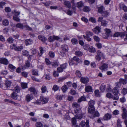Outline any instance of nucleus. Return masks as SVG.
<instances>
[{
    "instance_id": "obj_33",
    "label": "nucleus",
    "mask_w": 127,
    "mask_h": 127,
    "mask_svg": "<svg viewBox=\"0 0 127 127\" xmlns=\"http://www.w3.org/2000/svg\"><path fill=\"white\" fill-rule=\"evenodd\" d=\"M105 32L106 33L107 36L108 37L109 36L110 33L111 32V30L107 28H106L105 29Z\"/></svg>"
},
{
    "instance_id": "obj_21",
    "label": "nucleus",
    "mask_w": 127,
    "mask_h": 127,
    "mask_svg": "<svg viewBox=\"0 0 127 127\" xmlns=\"http://www.w3.org/2000/svg\"><path fill=\"white\" fill-rule=\"evenodd\" d=\"M61 48L64 52H67L68 50V46L65 44L62 45Z\"/></svg>"
},
{
    "instance_id": "obj_23",
    "label": "nucleus",
    "mask_w": 127,
    "mask_h": 127,
    "mask_svg": "<svg viewBox=\"0 0 127 127\" xmlns=\"http://www.w3.org/2000/svg\"><path fill=\"white\" fill-rule=\"evenodd\" d=\"M99 89L101 92H104L106 89V85L104 83H102L100 86Z\"/></svg>"
},
{
    "instance_id": "obj_52",
    "label": "nucleus",
    "mask_w": 127,
    "mask_h": 127,
    "mask_svg": "<svg viewBox=\"0 0 127 127\" xmlns=\"http://www.w3.org/2000/svg\"><path fill=\"white\" fill-rule=\"evenodd\" d=\"M39 49L40 53H39L38 55L39 56H41L44 53V50L43 49V48L41 47H40Z\"/></svg>"
},
{
    "instance_id": "obj_36",
    "label": "nucleus",
    "mask_w": 127,
    "mask_h": 127,
    "mask_svg": "<svg viewBox=\"0 0 127 127\" xmlns=\"http://www.w3.org/2000/svg\"><path fill=\"white\" fill-rule=\"evenodd\" d=\"M6 41L7 43L11 44L13 43L14 39L12 37H10L7 39Z\"/></svg>"
},
{
    "instance_id": "obj_32",
    "label": "nucleus",
    "mask_w": 127,
    "mask_h": 127,
    "mask_svg": "<svg viewBox=\"0 0 127 127\" xmlns=\"http://www.w3.org/2000/svg\"><path fill=\"white\" fill-rule=\"evenodd\" d=\"M95 101L93 100H91L88 102V105L89 106H94Z\"/></svg>"
},
{
    "instance_id": "obj_13",
    "label": "nucleus",
    "mask_w": 127,
    "mask_h": 127,
    "mask_svg": "<svg viewBox=\"0 0 127 127\" xmlns=\"http://www.w3.org/2000/svg\"><path fill=\"white\" fill-rule=\"evenodd\" d=\"M89 78L87 77H82L80 80V82L86 84L89 82Z\"/></svg>"
},
{
    "instance_id": "obj_5",
    "label": "nucleus",
    "mask_w": 127,
    "mask_h": 127,
    "mask_svg": "<svg viewBox=\"0 0 127 127\" xmlns=\"http://www.w3.org/2000/svg\"><path fill=\"white\" fill-rule=\"evenodd\" d=\"M60 39V37L55 35L50 36L47 39L48 41L50 42H53L55 40H58Z\"/></svg>"
},
{
    "instance_id": "obj_8",
    "label": "nucleus",
    "mask_w": 127,
    "mask_h": 127,
    "mask_svg": "<svg viewBox=\"0 0 127 127\" xmlns=\"http://www.w3.org/2000/svg\"><path fill=\"white\" fill-rule=\"evenodd\" d=\"M125 36V34L123 32H115L113 35L114 37H118L119 36L121 37H124Z\"/></svg>"
},
{
    "instance_id": "obj_43",
    "label": "nucleus",
    "mask_w": 127,
    "mask_h": 127,
    "mask_svg": "<svg viewBox=\"0 0 127 127\" xmlns=\"http://www.w3.org/2000/svg\"><path fill=\"white\" fill-rule=\"evenodd\" d=\"M22 54L25 56L27 57L29 55V53L28 51L26 50H24L22 51Z\"/></svg>"
},
{
    "instance_id": "obj_14",
    "label": "nucleus",
    "mask_w": 127,
    "mask_h": 127,
    "mask_svg": "<svg viewBox=\"0 0 127 127\" xmlns=\"http://www.w3.org/2000/svg\"><path fill=\"white\" fill-rule=\"evenodd\" d=\"M33 98V97L32 94H27L25 96V100L28 102L30 101Z\"/></svg>"
},
{
    "instance_id": "obj_63",
    "label": "nucleus",
    "mask_w": 127,
    "mask_h": 127,
    "mask_svg": "<svg viewBox=\"0 0 127 127\" xmlns=\"http://www.w3.org/2000/svg\"><path fill=\"white\" fill-rule=\"evenodd\" d=\"M64 70L60 66V67H58L57 69V70L59 73L63 72Z\"/></svg>"
},
{
    "instance_id": "obj_11",
    "label": "nucleus",
    "mask_w": 127,
    "mask_h": 127,
    "mask_svg": "<svg viewBox=\"0 0 127 127\" xmlns=\"http://www.w3.org/2000/svg\"><path fill=\"white\" fill-rule=\"evenodd\" d=\"M0 63L4 65H7L9 64V62L7 59L4 58H1L0 59Z\"/></svg>"
},
{
    "instance_id": "obj_53",
    "label": "nucleus",
    "mask_w": 127,
    "mask_h": 127,
    "mask_svg": "<svg viewBox=\"0 0 127 127\" xmlns=\"http://www.w3.org/2000/svg\"><path fill=\"white\" fill-rule=\"evenodd\" d=\"M41 90L42 91V93H45L47 90L46 87L44 85L42 86Z\"/></svg>"
},
{
    "instance_id": "obj_46",
    "label": "nucleus",
    "mask_w": 127,
    "mask_h": 127,
    "mask_svg": "<svg viewBox=\"0 0 127 127\" xmlns=\"http://www.w3.org/2000/svg\"><path fill=\"white\" fill-rule=\"evenodd\" d=\"M25 66L26 68H29L31 66V63L29 60H27L26 61Z\"/></svg>"
},
{
    "instance_id": "obj_19",
    "label": "nucleus",
    "mask_w": 127,
    "mask_h": 127,
    "mask_svg": "<svg viewBox=\"0 0 127 127\" xmlns=\"http://www.w3.org/2000/svg\"><path fill=\"white\" fill-rule=\"evenodd\" d=\"M33 42L32 40L31 39H26L25 41V43L26 46L32 44Z\"/></svg>"
},
{
    "instance_id": "obj_9",
    "label": "nucleus",
    "mask_w": 127,
    "mask_h": 127,
    "mask_svg": "<svg viewBox=\"0 0 127 127\" xmlns=\"http://www.w3.org/2000/svg\"><path fill=\"white\" fill-rule=\"evenodd\" d=\"M96 8L97 9V12L101 14L103 11L104 8L102 5L100 4L96 6Z\"/></svg>"
},
{
    "instance_id": "obj_57",
    "label": "nucleus",
    "mask_w": 127,
    "mask_h": 127,
    "mask_svg": "<svg viewBox=\"0 0 127 127\" xmlns=\"http://www.w3.org/2000/svg\"><path fill=\"white\" fill-rule=\"evenodd\" d=\"M13 19L14 20L17 22H19L20 20V19L18 16H13Z\"/></svg>"
},
{
    "instance_id": "obj_16",
    "label": "nucleus",
    "mask_w": 127,
    "mask_h": 127,
    "mask_svg": "<svg viewBox=\"0 0 127 127\" xmlns=\"http://www.w3.org/2000/svg\"><path fill=\"white\" fill-rule=\"evenodd\" d=\"M95 106H88V111L89 113L90 114L93 113L95 112Z\"/></svg>"
},
{
    "instance_id": "obj_25",
    "label": "nucleus",
    "mask_w": 127,
    "mask_h": 127,
    "mask_svg": "<svg viewBox=\"0 0 127 127\" xmlns=\"http://www.w3.org/2000/svg\"><path fill=\"white\" fill-rule=\"evenodd\" d=\"M5 101L11 103L12 104H14L16 106H18L19 105V104L18 103H16L15 102L11 100L8 99H5Z\"/></svg>"
},
{
    "instance_id": "obj_2",
    "label": "nucleus",
    "mask_w": 127,
    "mask_h": 127,
    "mask_svg": "<svg viewBox=\"0 0 127 127\" xmlns=\"http://www.w3.org/2000/svg\"><path fill=\"white\" fill-rule=\"evenodd\" d=\"M5 83H2L0 84V87L2 89L5 90L8 89L11 86L12 82L11 81L6 80L5 81Z\"/></svg>"
},
{
    "instance_id": "obj_60",
    "label": "nucleus",
    "mask_w": 127,
    "mask_h": 127,
    "mask_svg": "<svg viewBox=\"0 0 127 127\" xmlns=\"http://www.w3.org/2000/svg\"><path fill=\"white\" fill-rule=\"evenodd\" d=\"M17 45L13 43L11 44L10 45V48L11 49H14L15 51V49H16Z\"/></svg>"
},
{
    "instance_id": "obj_7",
    "label": "nucleus",
    "mask_w": 127,
    "mask_h": 127,
    "mask_svg": "<svg viewBox=\"0 0 127 127\" xmlns=\"http://www.w3.org/2000/svg\"><path fill=\"white\" fill-rule=\"evenodd\" d=\"M11 96L12 98L15 100H21L20 96L18 95L15 92H13L11 94Z\"/></svg>"
},
{
    "instance_id": "obj_58",
    "label": "nucleus",
    "mask_w": 127,
    "mask_h": 127,
    "mask_svg": "<svg viewBox=\"0 0 127 127\" xmlns=\"http://www.w3.org/2000/svg\"><path fill=\"white\" fill-rule=\"evenodd\" d=\"M106 91L107 92H111L112 91V89L111 88V85L109 84H107V88L106 89Z\"/></svg>"
},
{
    "instance_id": "obj_50",
    "label": "nucleus",
    "mask_w": 127,
    "mask_h": 127,
    "mask_svg": "<svg viewBox=\"0 0 127 127\" xmlns=\"http://www.w3.org/2000/svg\"><path fill=\"white\" fill-rule=\"evenodd\" d=\"M61 89L63 93H64L67 91L68 88L66 85H64L62 87Z\"/></svg>"
},
{
    "instance_id": "obj_24",
    "label": "nucleus",
    "mask_w": 127,
    "mask_h": 127,
    "mask_svg": "<svg viewBox=\"0 0 127 127\" xmlns=\"http://www.w3.org/2000/svg\"><path fill=\"white\" fill-rule=\"evenodd\" d=\"M108 66L107 64L104 63L101 66L99 67V68L102 70H104L108 68Z\"/></svg>"
},
{
    "instance_id": "obj_37",
    "label": "nucleus",
    "mask_w": 127,
    "mask_h": 127,
    "mask_svg": "<svg viewBox=\"0 0 127 127\" xmlns=\"http://www.w3.org/2000/svg\"><path fill=\"white\" fill-rule=\"evenodd\" d=\"M8 67L12 71H13L16 68V67L15 66L11 64H9L8 65Z\"/></svg>"
},
{
    "instance_id": "obj_30",
    "label": "nucleus",
    "mask_w": 127,
    "mask_h": 127,
    "mask_svg": "<svg viewBox=\"0 0 127 127\" xmlns=\"http://www.w3.org/2000/svg\"><path fill=\"white\" fill-rule=\"evenodd\" d=\"M121 83L122 84L125 85L127 83V81L126 80L122 78H120L119 80V82Z\"/></svg>"
},
{
    "instance_id": "obj_3",
    "label": "nucleus",
    "mask_w": 127,
    "mask_h": 127,
    "mask_svg": "<svg viewBox=\"0 0 127 127\" xmlns=\"http://www.w3.org/2000/svg\"><path fill=\"white\" fill-rule=\"evenodd\" d=\"M112 91L113 94L116 96V97H113V99L114 100H118L120 95L119 89L117 87H115L113 89Z\"/></svg>"
},
{
    "instance_id": "obj_27",
    "label": "nucleus",
    "mask_w": 127,
    "mask_h": 127,
    "mask_svg": "<svg viewBox=\"0 0 127 127\" xmlns=\"http://www.w3.org/2000/svg\"><path fill=\"white\" fill-rule=\"evenodd\" d=\"M86 101V99L85 96L84 95H83L78 100V102L80 103L82 101Z\"/></svg>"
},
{
    "instance_id": "obj_61",
    "label": "nucleus",
    "mask_w": 127,
    "mask_h": 127,
    "mask_svg": "<svg viewBox=\"0 0 127 127\" xmlns=\"http://www.w3.org/2000/svg\"><path fill=\"white\" fill-rule=\"evenodd\" d=\"M122 117L123 119H126L127 118V113L123 112Z\"/></svg>"
},
{
    "instance_id": "obj_34",
    "label": "nucleus",
    "mask_w": 127,
    "mask_h": 127,
    "mask_svg": "<svg viewBox=\"0 0 127 127\" xmlns=\"http://www.w3.org/2000/svg\"><path fill=\"white\" fill-rule=\"evenodd\" d=\"M101 14L104 17H106L109 16V13L107 11H103Z\"/></svg>"
},
{
    "instance_id": "obj_64",
    "label": "nucleus",
    "mask_w": 127,
    "mask_h": 127,
    "mask_svg": "<svg viewBox=\"0 0 127 127\" xmlns=\"http://www.w3.org/2000/svg\"><path fill=\"white\" fill-rule=\"evenodd\" d=\"M107 23V22L105 20H103L101 22V25L103 27H105Z\"/></svg>"
},
{
    "instance_id": "obj_17",
    "label": "nucleus",
    "mask_w": 127,
    "mask_h": 127,
    "mask_svg": "<svg viewBox=\"0 0 127 127\" xmlns=\"http://www.w3.org/2000/svg\"><path fill=\"white\" fill-rule=\"evenodd\" d=\"M101 28L99 26H96L95 28L92 29L94 33L98 34L99 33L101 32Z\"/></svg>"
},
{
    "instance_id": "obj_42",
    "label": "nucleus",
    "mask_w": 127,
    "mask_h": 127,
    "mask_svg": "<svg viewBox=\"0 0 127 127\" xmlns=\"http://www.w3.org/2000/svg\"><path fill=\"white\" fill-rule=\"evenodd\" d=\"M75 54L77 56L81 57L83 55V53L80 51H76L75 52Z\"/></svg>"
},
{
    "instance_id": "obj_59",
    "label": "nucleus",
    "mask_w": 127,
    "mask_h": 127,
    "mask_svg": "<svg viewBox=\"0 0 127 127\" xmlns=\"http://www.w3.org/2000/svg\"><path fill=\"white\" fill-rule=\"evenodd\" d=\"M121 93L124 95H126L127 93V89L123 88L122 90Z\"/></svg>"
},
{
    "instance_id": "obj_44",
    "label": "nucleus",
    "mask_w": 127,
    "mask_h": 127,
    "mask_svg": "<svg viewBox=\"0 0 127 127\" xmlns=\"http://www.w3.org/2000/svg\"><path fill=\"white\" fill-rule=\"evenodd\" d=\"M9 23L7 19H4L2 21L3 25L5 26H7Z\"/></svg>"
},
{
    "instance_id": "obj_55",
    "label": "nucleus",
    "mask_w": 127,
    "mask_h": 127,
    "mask_svg": "<svg viewBox=\"0 0 127 127\" xmlns=\"http://www.w3.org/2000/svg\"><path fill=\"white\" fill-rule=\"evenodd\" d=\"M83 5V3L82 1H80L77 2V6L78 8L82 7Z\"/></svg>"
},
{
    "instance_id": "obj_41",
    "label": "nucleus",
    "mask_w": 127,
    "mask_h": 127,
    "mask_svg": "<svg viewBox=\"0 0 127 127\" xmlns=\"http://www.w3.org/2000/svg\"><path fill=\"white\" fill-rule=\"evenodd\" d=\"M14 90L15 92L18 93H20L21 90L20 88L17 85L15 87Z\"/></svg>"
},
{
    "instance_id": "obj_20",
    "label": "nucleus",
    "mask_w": 127,
    "mask_h": 127,
    "mask_svg": "<svg viewBox=\"0 0 127 127\" xmlns=\"http://www.w3.org/2000/svg\"><path fill=\"white\" fill-rule=\"evenodd\" d=\"M93 90L92 87L88 85L86 86L85 88V91L87 93L91 92Z\"/></svg>"
},
{
    "instance_id": "obj_6",
    "label": "nucleus",
    "mask_w": 127,
    "mask_h": 127,
    "mask_svg": "<svg viewBox=\"0 0 127 127\" xmlns=\"http://www.w3.org/2000/svg\"><path fill=\"white\" fill-rule=\"evenodd\" d=\"M97 55H96L95 58L98 62H99L101 59V57H103L104 56V54L100 50L97 51Z\"/></svg>"
},
{
    "instance_id": "obj_62",
    "label": "nucleus",
    "mask_w": 127,
    "mask_h": 127,
    "mask_svg": "<svg viewBox=\"0 0 127 127\" xmlns=\"http://www.w3.org/2000/svg\"><path fill=\"white\" fill-rule=\"evenodd\" d=\"M72 123L73 126H75L76 124V118L74 117L72 119Z\"/></svg>"
},
{
    "instance_id": "obj_56",
    "label": "nucleus",
    "mask_w": 127,
    "mask_h": 127,
    "mask_svg": "<svg viewBox=\"0 0 127 127\" xmlns=\"http://www.w3.org/2000/svg\"><path fill=\"white\" fill-rule=\"evenodd\" d=\"M83 36L84 39L88 41H90L91 40V38L90 37V36H88L87 35L86 36L83 35Z\"/></svg>"
},
{
    "instance_id": "obj_51",
    "label": "nucleus",
    "mask_w": 127,
    "mask_h": 127,
    "mask_svg": "<svg viewBox=\"0 0 127 127\" xmlns=\"http://www.w3.org/2000/svg\"><path fill=\"white\" fill-rule=\"evenodd\" d=\"M27 83H22L21 84V87L23 89H25L27 88Z\"/></svg>"
},
{
    "instance_id": "obj_45",
    "label": "nucleus",
    "mask_w": 127,
    "mask_h": 127,
    "mask_svg": "<svg viewBox=\"0 0 127 127\" xmlns=\"http://www.w3.org/2000/svg\"><path fill=\"white\" fill-rule=\"evenodd\" d=\"M91 53H94L96 52L95 49L93 47L91 46L90 47L88 50Z\"/></svg>"
},
{
    "instance_id": "obj_18",
    "label": "nucleus",
    "mask_w": 127,
    "mask_h": 127,
    "mask_svg": "<svg viewBox=\"0 0 127 127\" xmlns=\"http://www.w3.org/2000/svg\"><path fill=\"white\" fill-rule=\"evenodd\" d=\"M112 117L111 115L109 113L106 114L104 116L103 119L105 121H107L110 120Z\"/></svg>"
},
{
    "instance_id": "obj_1",
    "label": "nucleus",
    "mask_w": 127,
    "mask_h": 127,
    "mask_svg": "<svg viewBox=\"0 0 127 127\" xmlns=\"http://www.w3.org/2000/svg\"><path fill=\"white\" fill-rule=\"evenodd\" d=\"M69 65L70 66L77 65L78 64H81L83 63L82 60L76 56H74L72 58L69 59L68 61Z\"/></svg>"
},
{
    "instance_id": "obj_38",
    "label": "nucleus",
    "mask_w": 127,
    "mask_h": 127,
    "mask_svg": "<svg viewBox=\"0 0 127 127\" xmlns=\"http://www.w3.org/2000/svg\"><path fill=\"white\" fill-rule=\"evenodd\" d=\"M59 86L55 84L53 86L52 90L54 92H56L59 90Z\"/></svg>"
},
{
    "instance_id": "obj_22",
    "label": "nucleus",
    "mask_w": 127,
    "mask_h": 127,
    "mask_svg": "<svg viewBox=\"0 0 127 127\" xmlns=\"http://www.w3.org/2000/svg\"><path fill=\"white\" fill-rule=\"evenodd\" d=\"M38 38L40 40L43 42H46L47 40V38L45 36L42 35H38Z\"/></svg>"
},
{
    "instance_id": "obj_54",
    "label": "nucleus",
    "mask_w": 127,
    "mask_h": 127,
    "mask_svg": "<svg viewBox=\"0 0 127 127\" xmlns=\"http://www.w3.org/2000/svg\"><path fill=\"white\" fill-rule=\"evenodd\" d=\"M68 65L67 63H65L63 64H61L60 66L64 70L67 68Z\"/></svg>"
},
{
    "instance_id": "obj_47",
    "label": "nucleus",
    "mask_w": 127,
    "mask_h": 127,
    "mask_svg": "<svg viewBox=\"0 0 127 127\" xmlns=\"http://www.w3.org/2000/svg\"><path fill=\"white\" fill-rule=\"evenodd\" d=\"M91 9L90 7L88 6H85L84 7L83 11L84 12H87L90 11Z\"/></svg>"
},
{
    "instance_id": "obj_28",
    "label": "nucleus",
    "mask_w": 127,
    "mask_h": 127,
    "mask_svg": "<svg viewBox=\"0 0 127 127\" xmlns=\"http://www.w3.org/2000/svg\"><path fill=\"white\" fill-rule=\"evenodd\" d=\"M59 62L57 60H56L54 62H52L51 65L53 67H56L59 65Z\"/></svg>"
},
{
    "instance_id": "obj_31",
    "label": "nucleus",
    "mask_w": 127,
    "mask_h": 127,
    "mask_svg": "<svg viewBox=\"0 0 127 127\" xmlns=\"http://www.w3.org/2000/svg\"><path fill=\"white\" fill-rule=\"evenodd\" d=\"M64 4L69 9L71 7V4L69 1H65L64 2Z\"/></svg>"
},
{
    "instance_id": "obj_35",
    "label": "nucleus",
    "mask_w": 127,
    "mask_h": 127,
    "mask_svg": "<svg viewBox=\"0 0 127 127\" xmlns=\"http://www.w3.org/2000/svg\"><path fill=\"white\" fill-rule=\"evenodd\" d=\"M24 47L22 45H20L17 47L16 49H15V51H20L22 50L23 49Z\"/></svg>"
},
{
    "instance_id": "obj_29",
    "label": "nucleus",
    "mask_w": 127,
    "mask_h": 127,
    "mask_svg": "<svg viewBox=\"0 0 127 127\" xmlns=\"http://www.w3.org/2000/svg\"><path fill=\"white\" fill-rule=\"evenodd\" d=\"M75 74L77 77L78 78H81L82 77V74L80 70H76V71Z\"/></svg>"
},
{
    "instance_id": "obj_10",
    "label": "nucleus",
    "mask_w": 127,
    "mask_h": 127,
    "mask_svg": "<svg viewBox=\"0 0 127 127\" xmlns=\"http://www.w3.org/2000/svg\"><path fill=\"white\" fill-rule=\"evenodd\" d=\"M29 90L34 96L37 95L38 91L34 87H32L30 88Z\"/></svg>"
},
{
    "instance_id": "obj_40",
    "label": "nucleus",
    "mask_w": 127,
    "mask_h": 127,
    "mask_svg": "<svg viewBox=\"0 0 127 127\" xmlns=\"http://www.w3.org/2000/svg\"><path fill=\"white\" fill-rule=\"evenodd\" d=\"M71 42L73 45L77 44L78 43V41L75 38H73L71 40Z\"/></svg>"
},
{
    "instance_id": "obj_39",
    "label": "nucleus",
    "mask_w": 127,
    "mask_h": 127,
    "mask_svg": "<svg viewBox=\"0 0 127 127\" xmlns=\"http://www.w3.org/2000/svg\"><path fill=\"white\" fill-rule=\"evenodd\" d=\"M16 27L17 28L20 29H23L24 26L23 24L21 23H18L16 24Z\"/></svg>"
},
{
    "instance_id": "obj_48",
    "label": "nucleus",
    "mask_w": 127,
    "mask_h": 127,
    "mask_svg": "<svg viewBox=\"0 0 127 127\" xmlns=\"http://www.w3.org/2000/svg\"><path fill=\"white\" fill-rule=\"evenodd\" d=\"M36 127H43V124L40 122H37L35 124Z\"/></svg>"
},
{
    "instance_id": "obj_26",
    "label": "nucleus",
    "mask_w": 127,
    "mask_h": 127,
    "mask_svg": "<svg viewBox=\"0 0 127 127\" xmlns=\"http://www.w3.org/2000/svg\"><path fill=\"white\" fill-rule=\"evenodd\" d=\"M72 105L74 109L80 108V104L77 103L73 102Z\"/></svg>"
},
{
    "instance_id": "obj_4",
    "label": "nucleus",
    "mask_w": 127,
    "mask_h": 127,
    "mask_svg": "<svg viewBox=\"0 0 127 127\" xmlns=\"http://www.w3.org/2000/svg\"><path fill=\"white\" fill-rule=\"evenodd\" d=\"M74 113L76 114L75 117L78 119H81L83 117V115L82 114V111L80 108L79 109H75L74 110Z\"/></svg>"
},
{
    "instance_id": "obj_49",
    "label": "nucleus",
    "mask_w": 127,
    "mask_h": 127,
    "mask_svg": "<svg viewBox=\"0 0 127 127\" xmlns=\"http://www.w3.org/2000/svg\"><path fill=\"white\" fill-rule=\"evenodd\" d=\"M95 94V96L98 97H100L101 95L100 94V93L99 92V91L98 90H95L94 92Z\"/></svg>"
},
{
    "instance_id": "obj_12",
    "label": "nucleus",
    "mask_w": 127,
    "mask_h": 127,
    "mask_svg": "<svg viewBox=\"0 0 127 127\" xmlns=\"http://www.w3.org/2000/svg\"><path fill=\"white\" fill-rule=\"evenodd\" d=\"M39 99L41 102L43 104H44L47 103L49 100L48 98L44 97L42 96H40Z\"/></svg>"
},
{
    "instance_id": "obj_15",
    "label": "nucleus",
    "mask_w": 127,
    "mask_h": 127,
    "mask_svg": "<svg viewBox=\"0 0 127 127\" xmlns=\"http://www.w3.org/2000/svg\"><path fill=\"white\" fill-rule=\"evenodd\" d=\"M81 125L82 127H90L89 125V120H87L86 122L83 121L81 122Z\"/></svg>"
}]
</instances>
